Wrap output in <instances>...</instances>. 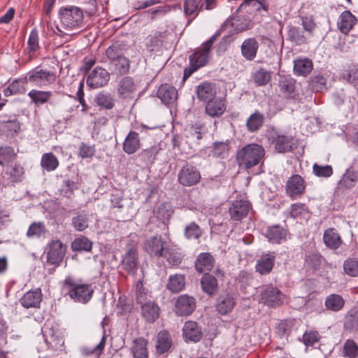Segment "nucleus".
I'll return each instance as SVG.
<instances>
[{
  "label": "nucleus",
  "mask_w": 358,
  "mask_h": 358,
  "mask_svg": "<svg viewBox=\"0 0 358 358\" xmlns=\"http://www.w3.org/2000/svg\"><path fill=\"white\" fill-rule=\"evenodd\" d=\"M203 7V0H185L184 12L186 15L196 16Z\"/></svg>",
  "instance_id": "50"
},
{
  "label": "nucleus",
  "mask_w": 358,
  "mask_h": 358,
  "mask_svg": "<svg viewBox=\"0 0 358 358\" xmlns=\"http://www.w3.org/2000/svg\"><path fill=\"white\" fill-rule=\"evenodd\" d=\"M259 47V43L255 38H248L241 46V55L245 60L252 61L257 57Z\"/></svg>",
  "instance_id": "20"
},
{
  "label": "nucleus",
  "mask_w": 358,
  "mask_h": 358,
  "mask_svg": "<svg viewBox=\"0 0 358 358\" xmlns=\"http://www.w3.org/2000/svg\"><path fill=\"white\" fill-rule=\"evenodd\" d=\"M17 158L14 149L8 145L0 147V165L4 166L12 163Z\"/></svg>",
  "instance_id": "51"
},
{
  "label": "nucleus",
  "mask_w": 358,
  "mask_h": 358,
  "mask_svg": "<svg viewBox=\"0 0 358 358\" xmlns=\"http://www.w3.org/2000/svg\"><path fill=\"white\" fill-rule=\"evenodd\" d=\"M59 164V161L53 153L48 152L43 155L41 165L45 171H55L58 167Z\"/></svg>",
  "instance_id": "48"
},
{
  "label": "nucleus",
  "mask_w": 358,
  "mask_h": 358,
  "mask_svg": "<svg viewBox=\"0 0 358 358\" xmlns=\"http://www.w3.org/2000/svg\"><path fill=\"white\" fill-rule=\"evenodd\" d=\"M324 305L327 310L337 312L343 308L345 301L341 295L332 294L326 298Z\"/></svg>",
  "instance_id": "44"
},
{
  "label": "nucleus",
  "mask_w": 358,
  "mask_h": 358,
  "mask_svg": "<svg viewBox=\"0 0 358 358\" xmlns=\"http://www.w3.org/2000/svg\"><path fill=\"white\" fill-rule=\"evenodd\" d=\"M90 215L85 210L78 211L72 217L71 225L76 231H83L90 226Z\"/></svg>",
  "instance_id": "28"
},
{
  "label": "nucleus",
  "mask_w": 358,
  "mask_h": 358,
  "mask_svg": "<svg viewBox=\"0 0 358 358\" xmlns=\"http://www.w3.org/2000/svg\"><path fill=\"white\" fill-rule=\"evenodd\" d=\"M278 87L280 93L287 99H297L299 93L296 90V81L291 77H282L279 80Z\"/></svg>",
  "instance_id": "14"
},
{
  "label": "nucleus",
  "mask_w": 358,
  "mask_h": 358,
  "mask_svg": "<svg viewBox=\"0 0 358 358\" xmlns=\"http://www.w3.org/2000/svg\"><path fill=\"white\" fill-rule=\"evenodd\" d=\"M343 355L348 358L358 357V345L352 339H348L343 345Z\"/></svg>",
  "instance_id": "60"
},
{
  "label": "nucleus",
  "mask_w": 358,
  "mask_h": 358,
  "mask_svg": "<svg viewBox=\"0 0 358 358\" xmlns=\"http://www.w3.org/2000/svg\"><path fill=\"white\" fill-rule=\"evenodd\" d=\"M283 296L277 287L268 286L262 291L260 299L264 304L268 306L276 307L282 303Z\"/></svg>",
  "instance_id": "12"
},
{
  "label": "nucleus",
  "mask_w": 358,
  "mask_h": 358,
  "mask_svg": "<svg viewBox=\"0 0 358 358\" xmlns=\"http://www.w3.org/2000/svg\"><path fill=\"white\" fill-rule=\"evenodd\" d=\"M127 50L126 45L120 41L113 43L105 51V55L109 63L115 61L120 57L124 56Z\"/></svg>",
  "instance_id": "35"
},
{
  "label": "nucleus",
  "mask_w": 358,
  "mask_h": 358,
  "mask_svg": "<svg viewBox=\"0 0 358 358\" xmlns=\"http://www.w3.org/2000/svg\"><path fill=\"white\" fill-rule=\"evenodd\" d=\"M45 226L43 222H33L27 231V236L29 238L34 236L40 237L45 234Z\"/></svg>",
  "instance_id": "64"
},
{
  "label": "nucleus",
  "mask_w": 358,
  "mask_h": 358,
  "mask_svg": "<svg viewBox=\"0 0 358 358\" xmlns=\"http://www.w3.org/2000/svg\"><path fill=\"white\" fill-rule=\"evenodd\" d=\"M226 109L227 105L224 99H213L206 103L205 112L211 117H218L225 112Z\"/></svg>",
  "instance_id": "26"
},
{
  "label": "nucleus",
  "mask_w": 358,
  "mask_h": 358,
  "mask_svg": "<svg viewBox=\"0 0 358 358\" xmlns=\"http://www.w3.org/2000/svg\"><path fill=\"white\" fill-rule=\"evenodd\" d=\"M235 301L234 297L229 294L220 295L216 301L215 308L221 315H227L234 308Z\"/></svg>",
  "instance_id": "31"
},
{
  "label": "nucleus",
  "mask_w": 358,
  "mask_h": 358,
  "mask_svg": "<svg viewBox=\"0 0 358 358\" xmlns=\"http://www.w3.org/2000/svg\"><path fill=\"white\" fill-rule=\"evenodd\" d=\"M110 80V73L102 67H96L89 74L87 85L91 88H99L107 85Z\"/></svg>",
  "instance_id": "13"
},
{
  "label": "nucleus",
  "mask_w": 358,
  "mask_h": 358,
  "mask_svg": "<svg viewBox=\"0 0 358 358\" xmlns=\"http://www.w3.org/2000/svg\"><path fill=\"white\" fill-rule=\"evenodd\" d=\"M170 265L178 266L182 261L183 255L180 248L167 247L163 256Z\"/></svg>",
  "instance_id": "39"
},
{
  "label": "nucleus",
  "mask_w": 358,
  "mask_h": 358,
  "mask_svg": "<svg viewBox=\"0 0 358 358\" xmlns=\"http://www.w3.org/2000/svg\"><path fill=\"white\" fill-rule=\"evenodd\" d=\"M60 25L57 26V29L62 33L64 30H72L82 26L84 15L83 10L74 6H69L60 8L59 10Z\"/></svg>",
  "instance_id": "3"
},
{
  "label": "nucleus",
  "mask_w": 358,
  "mask_h": 358,
  "mask_svg": "<svg viewBox=\"0 0 358 358\" xmlns=\"http://www.w3.org/2000/svg\"><path fill=\"white\" fill-rule=\"evenodd\" d=\"M158 151L157 146L144 149L138 154L139 160L146 166L151 165L154 163Z\"/></svg>",
  "instance_id": "47"
},
{
  "label": "nucleus",
  "mask_w": 358,
  "mask_h": 358,
  "mask_svg": "<svg viewBox=\"0 0 358 358\" xmlns=\"http://www.w3.org/2000/svg\"><path fill=\"white\" fill-rule=\"evenodd\" d=\"M166 31H155L146 38L145 47L148 51L157 52L160 50L167 38Z\"/></svg>",
  "instance_id": "18"
},
{
  "label": "nucleus",
  "mask_w": 358,
  "mask_h": 358,
  "mask_svg": "<svg viewBox=\"0 0 358 358\" xmlns=\"http://www.w3.org/2000/svg\"><path fill=\"white\" fill-rule=\"evenodd\" d=\"M52 95L51 91H41L37 90H31L28 96L36 106H40L48 103Z\"/></svg>",
  "instance_id": "41"
},
{
  "label": "nucleus",
  "mask_w": 358,
  "mask_h": 358,
  "mask_svg": "<svg viewBox=\"0 0 358 358\" xmlns=\"http://www.w3.org/2000/svg\"><path fill=\"white\" fill-rule=\"evenodd\" d=\"M28 80L35 85L43 87L53 84L56 80V74L51 71L43 69L40 66L29 71Z\"/></svg>",
  "instance_id": "6"
},
{
  "label": "nucleus",
  "mask_w": 358,
  "mask_h": 358,
  "mask_svg": "<svg viewBox=\"0 0 358 358\" xmlns=\"http://www.w3.org/2000/svg\"><path fill=\"white\" fill-rule=\"evenodd\" d=\"M341 77L348 83L354 85H358V66L352 65L348 66L342 72Z\"/></svg>",
  "instance_id": "55"
},
{
  "label": "nucleus",
  "mask_w": 358,
  "mask_h": 358,
  "mask_svg": "<svg viewBox=\"0 0 358 358\" xmlns=\"http://www.w3.org/2000/svg\"><path fill=\"white\" fill-rule=\"evenodd\" d=\"M40 49L38 31L36 28H33L29 35L27 50L29 59H31L36 52Z\"/></svg>",
  "instance_id": "42"
},
{
  "label": "nucleus",
  "mask_w": 358,
  "mask_h": 358,
  "mask_svg": "<svg viewBox=\"0 0 358 358\" xmlns=\"http://www.w3.org/2000/svg\"><path fill=\"white\" fill-rule=\"evenodd\" d=\"M275 257L271 253L263 254L255 264V271L260 275L269 274L274 266Z\"/></svg>",
  "instance_id": "21"
},
{
  "label": "nucleus",
  "mask_w": 358,
  "mask_h": 358,
  "mask_svg": "<svg viewBox=\"0 0 358 358\" xmlns=\"http://www.w3.org/2000/svg\"><path fill=\"white\" fill-rule=\"evenodd\" d=\"M229 150V145L224 142H215L211 150V155L215 157L224 158Z\"/></svg>",
  "instance_id": "63"
},
{
  "label": "nucleus",
  "mask_w": 358,
  "mask_h": 358,
  "mask_svg": "<svg viewBox=\"0 0 358 358\" xmlns=\"http://www.w3.org/2000/svg\"><path fill=\"white\" fill-rule=\"evenodd\" d=\"M171 206L166 203L161 204L156 210V217L162 222L169 221L173 214Z\"/></svg>",
  "instance_id": "62"
},
{
  "label": "nucleus",
  "mask_w": 358,
  "mask_h": 358,
  "mask_svg": "<svg viewBox=\"0 0 358 358\" xmlns=\"http://www.w3.org/2000/svg\"><path fill=\"white\" fill-rule=\"evenodd\" d=\"M203 336L201 327L192 320L185 322L182 327V337L185 342L198 343Z\"/></svg>",
  "instance_id": "15"
},
{
  "label": "nucleus",
  "mask_w": 358,
  "mask_h": 358,
  "mask_svg": "<svg viewBox=\"0 0 358 358\" xmlns=\"http://www.w3.org/2000/svg\"><path fill=\"white\" fill-rule=\"evenodd\" d=\"M157 97L166 105L173 104L178 99L176 89L169 84H162L157 92Z\"/></svg>",
  "instance_id": "24"
},
{
  "label": "nucleus",
  "mask_w": 358,
  "mask_h": 358,
  "mask_svg": "<svg viewBox=\"0 0 358 358\" xmlns=\"http://www.w3.org/2000/svg\"><path fill=\"white\" fill-rule=\"evenodd\" d=\"M271 71L261 67L252 73V78L257 86H265L271 81Z\"/></svg>",
  "instance_id": "45"
},
{
  "label": "nucleus",
  "mask_w": 358,
  "mask_h": 358,
  "mask_svg": "<svg viewBox=\"0 0 358 358\" xmlns=\"http://www.w3.org/2000/svg\"><path fill=\"white\" fill-rule=\"evenodd\" d=\"M313 69V62L308 58L296 59L294 61V71L295 75L306 76Z\"/></svg>",
  "instance_id": "40"
},
{
  "label": "nucleus",
  "mask_w": 358,
  "mask_h": 358,
  "mask_svg": "<svg viewBox=\"0 0 358 358\" xmlns=\"http://www.w3.org/2000/svg\"><path fill=\"white\" fill-rule=\"evenodd\" d=\"M309 85L313 91L322 92L327 90V78L320 74L314 75L310 78Z\"/></svg>",
  "instance_id": "56"
},
{
  "label": "nucleus",
  "mask_w": 358,
  "mask_h": 358,
  "mask_svg": "<svg viewBox=\"0 0 358 358\" xmlns=\"http://www.w3.org/2000/svg\"><path fill=\"white\" fill-rule=\"evenodd\" d=\"M92 242L85 236L76 238L71 243V248L73 251H86L92 250Z\"/></svg>",
  "instance_id": "54"
},
{
  "label": "nucleus",
  "mask_w": 358,
  "mask_h": 358,
  "mask_svg": "<svg viewBox=\"0 0 358 358\" xmlns=\"http://www.w3.org/2000/svg\"><path fill=\"white\" fill-rule=\"evenodd\" d=\"M287 38L297 45H303L307 43L306 36L299 27H292L287 31Z\"/></svg>",
  "instance_id": "53"
},
{
  "label": "nucleus",
  "mask_w": 358,
  "mask_h": 358,
  "mask_svg": "<svg viewBox=\"0 0 358 358\" xmlns=\"http://www.w3.org/2000/svg\"><path fill=\"white\" fill-rule=\"evenodd\" d=\"M63 289L75 302L83 303L88 302L94 292L90 285L78 283L71 276H67L65 278Z\"/></svg>",
  "instance_id": "4"
},
{
  "label": "nucleus",
  "mask_w": 358,
  "mask_h": 358,
  "mask_svg": "<svg viewBox=\"0 0 358 358\" xmlns=\"http://www.w3.org/2000/svg\"><path fill=\"white\" fill-rule=\"evenodd\" d=\"M265 155L264 148L256 143H250L239 149L236 160L239 167L250 169L262 162Z\"/></svg>",
  "instance_id": "2"
},
{
  "label": "nucleus",
  "mask_w": 358,
  "mask_h": 358,
  "mask_svg": "<svg viewBox=\"0 0 358 358\" xmlns=\"http://www.w3.org/2000/svg\"><path fill=\"white\" fill-rule=\"evenodd\" d=\"M109 64L114 67V72L120 76L127 74L130 69V61L124 56L120 57Z\"/></svg>",
  "instance_id": "46"
},
{
  "label": "nucleus",
  "mask_w": 358,
  "mask_h": 358,
  "mask_svg": "<svg viewBox=\"0 0 358 358\" xmlns=\"http://www.w3.org/2000/svg\"><path fill=\"white\" fill-rule=\"evenodd\" d=\"M247 6H252L256 10H263L266 12L268 10L269 3L267 0H244L241 6V8H245Z\"/></svg>",
  "instance_id": "59"
},
{
  "label": "nucleus",
  "mask_w": 358,
  "mask_h": 358,
  "mask_svg": "<svg viewBox=\"0 0 358 358\" xmlns=\"http://www.w3.org/2000/svg\"><path fill=\"white\" fill-rule=\"evenodd\" d=\"M42 301L40 289L26 292L20 299L21 305L25 308H38Z\"/></svg>",
  "instance_id": "27"
},
{
  "label": "nucleus",
  "mask_w": 358,
  "mask_h": 358,
  "mask_svg": "<svg viewBox=\"0 0 358 358\" xmlns=\"http://www.w3.org/2000/svg\"><path fill=\"white\" fill-rule=\"evenodd\" d=\"M141 146V143L138 133L135 131H130L123 142V151L128 155H131L136 152Z\"/></svg>",
  "instance_id": "25"
},
{
  "label": "nucleus",
  "mask_w": 358,
  "mask_h": 358,
  "mask_svg": "<svg viewBox=\"0 0 358 358\" xmlns=\"http://www.w3.org/2000/svg\"><path fill=\"white\" fill-rule=\"evenodd\" d=\"M201 287L208 296H214L218 291L217 280L212 274L205 273L201 278Z\"/></svg>",
  "instance_id": "29"
},
{
  "label": "nucleus",
  "mask_w": 358,
  "mask_h": 358,
  "mask_svg": "<svg viewBox=\"0 0 358 358\" xmlns=\"http://www.w3.org/2000/svg\"><path fill=\"white\" fill-rule=\"evenodd\" d=\"M148 340L143 337L135 338L133 341L132 346L130 348V351L133 355V357L134 358H148Z\"/></svg>",
  "instance_id": "33"
},
{
  "label": "nucleus",
  "mask_w": 358,
  "mask_h": 358,
  "mask_svg": "<svg viewBox=\"0 0 358 358\" xmlns=\"http://www.w3.org/2000/svg\"><path fill=\"white\" fill-rule=\"evenodd\" d=\"M24 168L19 163L11 164L6 171L8 180L13 183L20 182L24 179Z\"/></svg>",
  "instance_id": "37"
},
{
  "label": "nucleus",
  "mask_w": 358,
  "mask_h": 358,
  "mask_svg": "<svg viewBox=\"0 0 358 358\" xmlns=\"http://www.w3.org/2000/svg\"><path fill=\"white\" fill-rule=\"evenodd\" d=\"M141 316L147 323H154L160 316L161 309L154 300L141 304Z\"/></svg>",
  "instance_id": "16"
},
{
  "label": "nucleus",
  "mask_w": 358,
  "mask_h": 358,
  "mask_svg": "<svg viewBox=\"0 0 358 358\" xmlns=\"http://www.w3.org/2000/svg\"><path fill=\"white\" fill-rule=\"evenodd\" d=\"M196 308V299L189 294H181L176 300L173 312L179 317H187L193 313Z\"/></svg>",
  "instance_id": "8"
},
{
  "label": "nucleus",
  "mask_w": 358,
  "mask_h": 358,
  "mask_svg": "<svg viewBox=\"0 0 358 358\" xmlns=\"http://www.w3.org/2000/svg\"><path fill=\"white\" fill-rule=\"evenodd\" d=\"M251 208L248 201L240 199L234 201L229 208V212L233 220L239 221L245 217Z\"/></svg>",
  "instance_id": "17"
},
{
  "label": "nucleus",
  "mask_w": 358,
  "mask_h": 358,
  "mask_svg": "<svg viewBox=\"0 0 358 358\" xmlns=\"http://www.w3.org/2000/svg\"><path fill=\"white\" fill-rule=\"evenodd\" d=\"M66 249V245L60 240H51L45 250L47 263L56 267L59 266L64 260Z\"/></svg>",
  "instance_id": "5"
},
{
  "label": "nucleus",
  "mask_w": 358,
  "mask_h": 358,
  "mask_svg": "<svg viewBox=\"0 0 358 358\" xmlns=\"http://www.w3.org/2000/svg\"><path fill=\"white\" fill-rule=\"evenodd\" d=\"M275 152L283 154L292 152L296 148V141L292 135L276 133L271 137Z\"/></svg>",
  "instance_id": "9"
},
{
  "label": "nucleus",
  "mask_w": 358,
  "mask_h": 358,
  "mask_svg": "<svg viewBox=\"0 0 358 358\" xmlns=\"http://www.w3.org/2000/svg\"><path fill=\"white\" fill-rule=\"evenodd\" d=\"M122 268L129 275H135L138 270V253L135 249H129L122 260Z\"/></svg>",
  "instance_id": "22"
},
{
  "label": "nucleus",
  "mask_w": 358,
  "mask_h": 358,
  "mask_svg": "<svg viewBox=\"0 0 358 358\" xmlns=\"http://www.w3.org/2000/svg\"><path fill=\"white\" fill-rule=\"evenodd\" d=\"M222 29H218L206 43L201 49L196 50L189 55V64L184 69L182 80L185 81L193 73L206 66L208 62L210 50L215 41L221 35Z\"/></svg>",
  "instance_id": "1"
},
{
  "label": "nucleus",
  "mask_w": 358,
  "mask_h": 358,
  "mask_svg": "<svg viewBox=\"0 0 358 358\" xmlns=\"http://www.w3.org/2000/svg\"><path fill=\"white\" fill-rule=\"evenodd\" d=\"M215 259L209 252L199 254L195 262V269L199 273L210 271L214 266Z\"/></svg>",
  "instance_id": "30"
},
{
  "label": "nucleus",
  "mask_w": 358,
  "mask_h": 358,
  "mask_svg": "<svg viewBox=\"0 0 358 358\" xmlns=\"http://www.w3.org/2000/svg\"><path fill=\"white\" fill-rule=\"evenodd\" d=\"M323 241L327 248L334 250L338 248L342 243L339 234L332 228L324 231Z\"/></svg>",
  "instance_id": "38"
},
{
  "label": "nucleus",
  "mask_w": 358,
  "mask_h": 358,
  "mask_svg": "<svg viewBox=\"0 0 358 358\" xmlns=\"http://www.w3.org/2000/svg\"><path fill=\"white\" fill-rule=\"evenodd\" d=\"M196 94L199 100L207 103L208 101L215 99L216 95L215 85L210 83H203L197 86Z\"/></svg>",
  "instance_id": "34"
},
{
  "label": "nucleus",
  "mask_w": 358,
  "mask_h": 358,
  "mask_svg": "<svg viewBox=\"0 0 358 358\" xmlns=\"http://www.w3.org/2000/svg\"><path fill=\"white\" fill-rule=\"evenodd\" d=\"M264 122V115L259 111L257 110L254 113H252L247 120V129L250 132H255L262 127Z\"/></svg>",
  "instance_id": "43"
},
{
  "label": "nucleus",
  "mask_w": 358,
  "mask_h": 358,
  "mask_svg": "<svg viewBox=\"0 0 358 358\" xmlns=\"http://www.w3.org/2000/svg\"><path fill=\"white\" fill-rule=\"evenodd\" d=\"M357 22V19L350 10H345L338 17L337 27L342 34H348L353 29Z\"/></svg>",
  "instance_id": "23"
},
{
  "label": "nucleus",
  "mask_w": 358,
  "mask_h": 358,
  "mask_svg": "<svg viewBox=\"0 0 358 358\" xmlns=\"http://www.w3.org/2000/svg\"><path fill=\"white\" fill-rule=\"evenodd\" d=\"M305 180L298 174H295L289 177L286 182V194L292 199L300 197L305 192Z\"/></svg>",
  "instance_id": "11"
},
{
  "label": "nucleus",
  "mask_w": 358,
  "mask_h": 358,
  "mask_svg": "<svg viewBox=\"0 0 358 358\" xmlns=\"http://www.w3.org/2000/svg\"><path fill=\"white\" fill-rule=\"evenodd\" d=\"M151 295L144 287L142 281H138L136 288V300L138 304H142L148 300H151Z\"/></svg>",
  "instance_id": "61"
},
{
  "label": "nucleus",
  "mask_w": 358,
  "mask_h": 358,
  "mask_svg": "<svg viewBox=\"0 0 358 358\" xmlns=\"http://www.w3.org/2000/svg\"><path fill=\"white\" fill-rule=\"evenodd\" d=\"M201 178V176L198 169L189 164L182 166L178 173V182L183 187L196 185Z\"/></svg>",
  "instance_id": "7"
},
{
  "label": "nucleus",
  "mask_w": 358,
  "mask_h": 358,
  "mask_svg": "<svg viewBox=\"0 0 358 358\" xmlns=\"http://www.w3.org/2000/svg\"><path fill=\"white\" fill-rule=\"evenodd\" d=\"M345 273L352 277L358 276V258L350 257L343 263Z\"/></svg>",
  "instance_id": "58"
},
{
  "label": "nucleus",
  "mask_w": 358,
  "mask_h": 358,
  "mask_svg": "<svg viewBox=\"0 0 358 358\" xmlns=\"http://www.w3.org/2000/svg\"><path fill=\"white\" fill-rule=\"evenodd\" d=\"M172 345V338L166 330L160 331L157 336L155 348L157 354L166 352Z\"/></svg>",
  "instance_id": "32"
},
{
  "label": "nucleus",
  "mask_w": 358,
  "mask_h": 358,
  "mask_svg": "<svg viewBox=\"0 0 358 358\" xmlns=\"http://www.w3.org/2000/svg\"><path fill=\"white\" fill-rule=\"evenodd\" d=\"M185 285V277L182 275H175L169 277L167 288L173 293L183 289Z\"/></svg>",
  "instance_id": "49"
},
{
  "label": "nucleus",
  "mask_w": 358,
  "mask_h": 358,
  "mask_svg": "<svg viewBox=\"0 0 358 358\" xmlns=\"http://www.w3.org/2000/svg\"><path fill=\"white\" fill-rule=\"evenodd\" d=\"M287 235V230L279 224L268 227L265 234L269 242L277 244L286 241Z\"/></svg>",
  "instance_id": "19"
},
{
  "label": "nucleus",
  "mask_w": 358,
  "mask_h": 358,
  "mask_svg": "<svg viewBox=\"0 0 358 358\" xmlns=\"http://www.w3.org/2000/svg\"><path fill=\"white\" fill-rule=\"evenodd\" d=\"M168 246L161 236H153L143 243L144 250L151 257H162Z\"/></svg>",
  "instance_id": "10"
},
{
  "label": "nucleus",
  "mask_w": 358,
  "mask_h": 358,
  "mask_svg": "<svg viewBox=\"0 0 358 358\" xmlns=\"http://www.w3.org/2000/svg\"><path fill=\"white\" fill-rule=\"evenodd\" d=\"M136 85L131 77H124L119 83L117 93L124 99L130 97L136 91Z\"/></svg>",
  "instance_id": "36"
},
{
  "label": "nucleus",
  "mask_w": 358,
  "mask_h": 358,
  "mask_svg": "<svg viewBox=\"0 0 358 358\" xmlns=\"http://www.w3.org/2000/svg\"><path fill=\"white\" fill-rule=\"evenodd\" d=\"M0 124L8 134H16L20 130V123L15 115L10 119L1 120Z\"/></svg>",
  "instance_id": "52"
},
{
  "label": "nucleus",
  "mask_w": 358,
  "mask_h": 358,
  "mask_svg": "<svg viewBox=\"0 0 358 358\" xmlns=\"http://www.w3.org/2000/svg\"><path fill=\"white\" fill-rule=\"evenodd\" d=\"M95 103L100 107L111 109L114 106V99L110 94L99 93L94 99Z\"/></svg>",
  "instance_id": "57"
}]
</instances>
